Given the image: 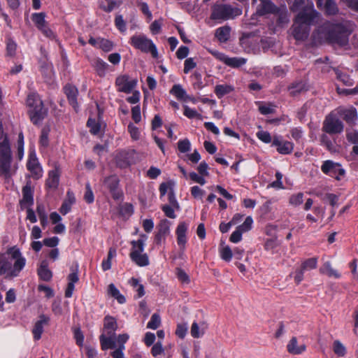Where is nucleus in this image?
Returning a JSON list of instances; mask_svg holds the SVG:
<instances>
[{"label": "nucleus", "instance_id": "1", "mask_svg": "<svg viewBox=\"0 0 358 358\" xmlns=\"http://www.w3.org/2000/svg\"><path fill=\"white\" fill-rule=\"evenodd\" d=\"M352 32V24L348 21L336 24L326 22L313 32V40L315 43L327 42L344 47L348 44Z\"/></svg>", "mask_w": 358, "mask_h": 358}, {"label": "nucleus", "instance_id": "2", "mask_svg": "<svg viewBox=\"0 0 358 358\" xmlns=\"http://www.w3.org/2000/svg\"><path fill=\"white\" fill-rule=\"evenodd\" d=\"M117 329V323L115 318L106 315L103 319V333L99 336V340L103 350H114L111 353L113 358H123L124 344L129 339V336L124 334L116 338L115 331Z\"/></svg>", "mask_w": 358, "mask_h": 358}, {"label": "nucleus", "instance_id": "3", "mask_svg": "<svg viewBox=\"0 0 358 358\" xmlns=\"http://www.w3.org/2000/svg\"><path fill=\"white\" fill-rule=\"evenodd\" d=\"M26 265V259L16 246L10 247L3 253H0V276L17 277Z\"/></svg>", "mask_w": 358, "mask_h": 358}, {"label": "nucleus", "instance_id": "4", "mask_svg": "<svg viewBox=\"0 0 358 358\" xmlns=\"http://www.w3.org/2000/svg\"><path fill=\"white\" fill-rule=\"evenodd\" d=\"M27 106L30 120L34 124H39L47 115L48 110L43 107V101L37 94L28 95Z\"/></svg>", "mask_w": 358, "mask_h": 358}, {"label": "nucleus", "instance_id": "5", "mask_svg": "<svg viewBox=\"0 0 358 358\" xmlns=\"http://www.w3.org/2000/svg\"><path fill=\"white\" fill-rule=\"evenodd\" d=\"M11 150L6 137L0 143V171L6 178L11 176Z\"/></svg>", "mask_w": 358, "mask_h": 358}, {"label": "nucleus", "instance_id": "6", "mask_svg": "<svg viewBox=\"0 0 358 358\" xmlns=\"http://www.w3.org/2000/svg\"><path fill=\"white\" fill-rule=\"evenodd\" d=\"M130 43L136 49L148 53L150 52L154 58L158 57V51L153 42L145 35H134L130 38Z\"/></svg>", "mask_w": 358, "mask_h": 358}, {"label": "nucleus", "instance_id": "7", "mask_svg": "<svg viewBox=\"0 0 358 358\" xmlns=\"http://www.w3.org/2000/svg\"><path fill=\"white\" fill-rule=\"evenodd\" d=\"M320 17V13L314 9L313 3H310L302 8V10L296 15L294 20L310 27L317 24Z\"/></svg>", "mask_w": 358, "mask_h": 358}, {"label": "nucleus", "instance_id": "8", "mask_svg": "<svg viewBox=\"0 0 358 358\" xmlns=\"http://www.w3.org/2000/svg\"><path fill=\"white\" fill-rule=\"evenodd\" d=\"M240 14L239 10L234 9L229 5L215 4L212 8L210 18L215 20H227Z\"/></svg>", "mask_w": 358, "mask_h": 358}, {"label": "nucleus", "instance_id": "9", "mask_svg": "<svg viewBox=\"0 0 358 358\" xmlns=\"http://www.w3.org/2000/svg\"><path fill=\"white\" fill-rule=\"evenodd\" d=\"M344 125L336 115L331 113L324 120L322 130L329 134H338L343 132Z\"/></svg>", "mask_w": 358, "mask_h": 358}, {"label": "nucleus", "instance_id": "10", "mask_svg": "<svg viewBox=\"0 0 358 358\" xmlns=\"http://www.w3.org/2000/svg\"><path fill=\"white\" fill-rule=\"evenodd\" d=\"M321 170L324 174L336 180H341L345 176V171L341 165L331 160L324 161L321 166Z\"/></svg>", "mask_w": 358, "mask_h": 358}, {"label": "nucleus", "instance_id": "11", "mask_svg": "<svg viewBox=\"0 0 358 358\" xmlns=\"http://www.w3.org/2000/svg\"><path fill=\"white\" fill-rule=\"evenodd\" d=\"M137 80L136 79H130L128 75H120L115 80V85L118 92L126 94L131 93L136 87Z\"/></svg>", "mask_w": 358, "mask_h": 358}, {"label": "nucleus", "instance_id": "12", "mask_svg": "<svg viewBox=\"0 0 358 358\" xmlns=\"http://www.w3.org/2000/svg\"><path fill=\"white\" fill-rule=\"evenodd\" d=\"M119 179L115 176H110L104 179V184L115 200H120L123 198V192L119 187Z\"/></svg>", "mask_w": 358, "mask_h": 358}, {"label": "nucleus", "instance_id": "13", "mask_svg": "<svg viewBox=\"0 0 358 358\" xmlns=\"http://www.w3.org/2000/svg\"><path fill=\"white\" fill-rule=\"evenodd\" d=\"M22 198L20 201L22 210L31 207L34 204V191L31 187V182L28 180L22 189Z\"/></svg>", "mask_w": 358, "mask_h": 358}, {"label": "nucleus", "instance_id": "14", "mask_svg": "<svg viewBox=\"0 0 358 358\" xmlns=\"http://www.w3.org/2000/svg\"><path fill=\"white\" fill-rule=\"evenodd\" d=\"M27 169L31 173V177L35 180L41 178L43 176V169L35 155H30L27 164Z\"/></svg>", "mask_w": 358, "mask_h": 358}, {"label": "nucleus", "instance_id": "15", "mask_svg": "<svg viewBox=\"0 0 358 358\" xmlns=\"http://www.w3.org/2000/svg\"><path fill=\"white\" fill-rule=\"evenodd\" d=\"M310 33V27L296 22L294 20L292 25V34L294 38L297 41H305L308 38Z\"/></svg>", "mask_w": 358, "mask_h": 358}, {"label": "nucleus", "instance_id": "16", "mask_svg": "<svg viewBox=\"0 0 358 358\" xmlns=\"http://www.w3.org/2000/svg\"><path fill=\"white\" fill-rule=\"evenodd\" d=\"M272 145L276 147L277 151L282 155H288L294 149V144L287 141H283L278 136H275L272 141Z\"/></svg>", "mask_w": 358, "mask_h": 358}, {"label": "nucleus", "instance_id": "17", "mask_svg": "<svg viewBox=\"0 0 358 358\" xmlns=\"http://www.w3.org/2000/svg\"><path fill=\"white\" fill-rule=\"evenodd\" d=\"M50 322V317L45 315H41L39 320H37L34 325L32 329V334L34 340L37 341L41 338V334L43 332V327L48 324Z\"/></svg>", "mask_w": 358, "mask_h": 358}, {"label": "nucleus", "instance_id": "18", "mask_svg": "<svg viewBox=\"0 0 358 358\" xmlns=\"http://www.w3.org/2000/svg\"><path fill=\"white\" fill-rule=\"evenodd\" d=\"M337 113L350 125H354L358 119L357 110L353 107L350 108H338Z\"/></svg>", "mask_w": 358, "mask_h": 358}, {"label": "nucleus", "instance_id": "19", "mask_svg": "<svg viewBox=\"0 0 358 358\" xmlns=\"http://www.w3.org/2000/svg\"><path fill=\"white\" fill-rule=\"evenodd\" d=\"M260 3L258 6L257 13L259 15H264L266 14H274L278 12V8L271 0H259Z\"/></svg>", "mask_w": 358, "mask_h": 358}, {"label": "nucleus", "instance_id": "20", "mask_svg": "<svg viewBox=\"0 0 358 358\" xmlns=\"http://www.w3.org/2000/svg\"><path fill=\"white\" fill-rule=\"evenodd\" d=\"M64 93L66 95L69 103L72 106L76 111L78 110V103L77 101V96L78 94V89L71 85H66L64 88Z\"/></svg>", "mask_w": 358, "mask_h": 358}, {"label": "nucleus", "instance_id": "21", "mask_svg": "<svg viewBox=\"0 0 358 358\" xmlns=\"http://www.w3.org/2000/svg\"><path fill=\"white\" fill-rule=\"evenodd\" d=\"M188 229V224L185 222H180L176 229L177 243L182 250L185 248L187 243L186 233Z\"/></svg>", "mask_w": 358, "mask_h": 358}, {"label": "nucleus", "instance_id": "22", "mask_svg": "<svg viewBox=\"0 0 358 358\" xmlns=\"http://www.w3.org/2000/svg\"><path fill=\"white\" fill-rule=\"evenodd\" d=\"M39 278L43 281L49 282L52 278V272L48 268V263L43 260L37 270Z\"/></svg>", "mask_w": 358, "mask_h": 358}, {"label": "nucleus", "instance_id": "23", "mask_svg": "<svg viewBox=\"0 0 358 358\" xmlns=\"http://www.w3.org/2000/svg\"><path fill=\"white\" fill-rule=\"evenodd\" d=\"M59 171L55 167V169L51 170L48 173V178L46 180V185L48 188L56 189L59 185Z\"/></svg>", "mask_w": 358, "mask_h": 358}, {"label": "nucleus", "instance_id": "24", "mask_svg": "<svg viewBox=\"0 0 358 358\" xmlns=\"http://www.w3.org/2000/svg\"><path fill=\"white\" fill-rule=\"evenodd\" d=\"M147 238L146 235H141V238L137 241H132L131 245L132 246L130 254H141L144 251L145 241Z\"/></svg>", "mask_w": 358, "mask_h": 358}, {"label": "nucleus", "instance_id": "25", "mask_svg": "<svg viewBox=\"0 0 358 358\" xmlns=\"http://www.w3.org/2000/svg\"><path fill=\"white\" fill-rule=\"evenodd\" d=\"M287 348L289 352L292 355H299L306 350L305 345H298L297 339L295 337L291 338Z\"/></svg>", "mask_w": 358, "mask_h": 358}, {"label": "nucleus", "instance_id": "26", "mask_svg": "<svg viewBox=\"0 0 358 358\" xmlns=\"http://www.w3.org/2000/svg\"><path fill=\"white\" fill-rule=\"evenodd\" d=\"M231 28L229 26L220 27L215 31V37L221 43L227 42L230 37Z\"/></svg>", "mask_w": 358, "mask_h": 358}, {"label": "nucleus", "instance_id": "27", "mask_svg": "<svg viewBox=\"0 0 358 358\" xmlns=\"http://www.w3.org/2000/svg\"><path fill=\"white\" fill-rule=\"evenodd\" d=\"M129 257L132 262H134L138 266H146L149 264L148 256L145 253L141 254H129Z\"/></svg>", "mask_w": 358, "mask_h": 358}, {"label": "nucleus", "instance_id": "28", "mask_svg": "<svg viewBox=\"0 0 358 358\" xmlns=\"http://www.w3.org/2000/svg\"><path fill=\"white\" fill-rule=\"evenodd\" d=\"M274 15L278 16L277 24L280 26H283L289 21L287 10L285 6L279 7L278 12H275Z\"/></svg>", "mask_w": 358, "mask_h": 358}, {"label": "nucleus", "instance_id": "29", "mask_svg": "<svg viewBox=\"0 0 358 358\" xmlns=\"http://www.w3.org/2000/svg\"><path fill=\"white\" fill-rule=\"evenodd\" d=\"M289 94L292 96H297L303 92L307 90L306 84L302 81H296L291 84L288 87Z\"/></svg>", "mask_w": 358, "mask_h": 358}, {"label": "nucleus", "instance_id": "30", "mask_svg": "<svg viewBox=\"0 0 358 358\" xmlns=\"http://www.w3.org/2000/svg\"><path fill=\"white\" fill-rule=\"evenodd\" d=\"M320 271L322 274H325L329 277H334L335 278H339L341 275L338 272L332 268L330 262H325L323 266L320 268Z\"/></svg>", "mask_w": 358, "mask_h": 358}, {"label": "nucleus", "instance_id": "31", "mask_svg": "<svg viewBox=\"0 0 358 358\" xmlns=\"http://www.w3.org/2000/svg\"><path fill=\"white\" fill-rule=\"evenodd\" d=\"M93 66L97 74L100 77H103L105 76L108 66L106 62H105L103 60L101 59H96L94 60Z\"/></svg>", "mask_w": 358, "mask_h": 358}, {"label": "nucleus", "instance_id": "32", "mask_svg": "<svg viewBox=\"0 0 358 358\" xmlns=\"http://www.w3.org/2000/svg\"><path fill=\"white\" fill-rule=\"evenodd\" d=\"M170 94H173L178 100L181 101H185V96L187 94L186 91L180 84L174 85L170 90Z\"/></svg>", "mask_w": 358, "mask_h": 358}, {"label": "nucleus", "instance_id": "33", "mask_svg": "<svg viewBox=\"0 0 358 358\" xmlns=\"http://www.w3.org/2000/svg\"><path fill=\"white\" fill-rule=\"evenodd\" d=\"M234 90V87L229 85H217L215 87V93L216 96L220 99L224 95L231 93Z\"/></svg>", "mask_w": 358, "mask_h": 358}, {"label": "nucleus", "instance_id": "34", "mask_svg": "<svg viewBox=\"0 0 358 358\" xmlns=\"http://www.w3.org/2000/svg\"><path fill=\"white\" fill-rule=\"evenodd\" d=\"M247 62V59L243 57H227L225 60V64L232 67L238 68L244 65Z\"/></svg>", "mask_w": 358, "mask_h": 358}, {"label": "nucleus", "instance_id": "35", "mask_svg": "<svg viewBox=\"0 0 358 358\" xmlns=\"http://www.w3.org/2000/svg\"><path fill=\"white\" fill-rule=\"evenodd\" d=\"M108 293L113 297L116 299L120 303H124L126 301L125 297L120 294V291L117 289V287L113 284H110L108 285Z\"/></svg>", "mask_w": 358, "mask_h": 358}, {"label": "nucleus", "instance_id": "36", "mask_svg": "<svg viewBox=\"0 0 358 358\" xmlns=\"http://www.w3.org/2000/svg\"><path fill=\"white\" fill-rule=\"evenodd\" d=\"M324 8L326 14L328 15H334L338 12L336 3L334 0H326Z\"/></svg>", "mask_w": 358, "mask_h": 358}, {"label": "nucleus", "instance_id": "37", "mask_svg": "<svg viewBox=\"0 0 358 358\" xmlns=\"http://www.w3.org/2000/svg\"><path fill=\"white\" fill-rule=\"evenodd\" d=\"M45 17V15L44 13H34L32 15V20L38 29L47 25Z\"/></svg>", "mask_w": 358, "mask_h": 358}, {"label": "nucleus", "instance_id": "38", "mask_svg": "<svg viewBox=\"0 0 358 358\" xmlns=\"http://www.w3.org/2000/svg\"><path fill=\"white\" fill-rule=\"evenodd\" d=\"M317 265V259L312 257L306 259L301 263V268L306 272L316 268Z\"/></svg>", "mask_w": 358, "mask_h": 358}, {"label": "nucleus", "instance_id": "39", "mask_svg": "<svg viewBox=\"0 0 358 358\" xmlns=\"http://www.w3.org/2000/svg\"><path fill=\"white\" fill-rule=\"evenodd\" d=\"M50 131V128L49 126H45L42 130L40 136L39 143L43 147H47L49 144L48 136Z\"/></svg>", "mask_w": 358, "mask_h": 358}, {"label": "nucleus", "instance_id": "40", "mask_svg": "<svg viewBox=\"0 0 358 358\" xmlns=\"http://www.w3.org/2000/svg\"><path fill=\"white\" fill-rule=\"evenodd\" d=\"M183 114L185 116L189 119L196 118L198 120H202L203 116L199 113L195 109L189 108L188 106H184V112Z\"/></svg>", "mask_w": 358, "mask_h": 358}, {"label": "nucleus", "instance_id": "41", "mask_svg": "<svg viewBox=\"0 0 358 358\" xmlns=\"http://www.w3.org/2000/svg\"><path fill=\"white\" fill-rule=\"evenodd\" d=\"M333 350L334 353L338 357H343L345 355V347L338 340L335 341L333 343Z\"/></svg>", "mask_w": 358, "mask_h": 358}, {"label": "nucleus", "instance_id": "42", "mask_svg": "<svg viewBox=\"0 0 358 358\" xmlns=\"http://www.w3.org/2000/svg\"><path fill=\"white\" fill-rule=\"evenodd\" d=\"M170 231V222L166 219L160 221L158 225V232L164 236H166Z\"/></svg>", "mask_w": 358, "mask_h": 358}, {"label": "nucleus", "instance_id": "43", "mask_svg": "<svg viewBox=\"0 0 358 358\" xmlns=\"http://www.w3.org/2000/svg\"><path fill=\"white\" fill-rule=\"evenodd\" d=\"M161 324V319L160 316L157 314L154 313L150 318V320L148 322L147 324V328L152 329H157Z\"/></svg>", "mask_w": 358, "mask_h": 358}, {"label": "nucleus", "instance_id": "44", "mask_svg": "<svg viewBox=\"0 0 358 358\" xmlns=\"http://www.w3.org/2000/svg\"><path fill=\"white\" fill-rule=\"evenodd\" d=\"M252 223L253 220L252 217L248 216L245 218L244 222L242 224L237 227V229L243 234L252 229Z\"/></svg>", "mask_w": 358, "mask_h": 358}, {"label": "nucleus", "instance_id": "45", "mask_svg": "<svg viewBox=\"0 0 358 358\" xmlns=\"http://www.w3.org/2000/svg\"><path fill=\"white\" fill-rule=\"evenodd\" d=\"M87 127L90 128V131L92 134H97L100 131L101 126L94 119L90 118L87 122Z\"/></svg>", "mask_w": 358, "mask_h": 358}, {"label": "nucleus", "instance_id": "46", "mask_svg": "<svg viewBox=\"0 0 358 358\" xmlns=\"http://www.w3.org/2000/svg\"><path fill=\"white\" fill-rule=\"evenodd\" d=\"M190 333L193 338H198L203 335L204 329H200L198 324L194 322L192 324Z\"/></svg>", "mask_w": 358, "mask_h": 358}, {"label": "nucleus", "instance_id": "47", "mask_svg": "<svg viewBox=\"0 0 358 358\" xmlns=\"http://www.w3.org/2000/svg\"><path fill=\"white\" fill-rule=\"evenodd\" d=\"M347 140L353 144H358V131L354 129L346 130Z\"/></svg>", "mask_w": 358, "mask_h": 358}, {"label": "nucleus", "instance_id": "48", "mask_svg": "<svg viewBox=\"0 0 358 358\" xmlns=\"http://www.w3.org/2000/svg\"><path fill=\"white\" fill-rule=\"evenodd\" d=\"M134 212L132 204L126 203L120 206V213L123 216H130Z\"/></svg>", "mask_w": 358, "mask_h": 358}, {"label": "nucleus", "instance_id": "49", "mask_svg": "<svg viewBox=\"0 0 358 358\" xmlns=\"http://www.w3.org/2000/svg\"><path fill=\"white\" fill-rule=\"evenodd\" d=\"M303 194L299 192L296 194H293L289 198V203L292 206H297L303 203Z\"/></svg>", "mask_w": 358, "mask_h": 358}, {"label": "nucleus", "instance_id": "50", "mask_svg": "<svg viewBox=\"0 0 358 358\" xmlns=\"http://www.w3.org/2000/svg\"><path fill=\"white\" fill-rule=\"evenodd\" d=\"M99 48L102 49L105 52L110 51L113 48V43L109 40L99 38Z\"/></svg>", "mask_w": 358, "mask_h": 358}, {"label": "nucleus", "instance_id": "51", "mask_svg": "<svg viewBox=\"0 0 358 358\" xmlns=\"http://www.w3.org/2000/svg\"><path fill=\"white\" fill-rule=\"evenodd\" d=\"M232 251L229 246H225L224 248L220 250V257L223 260L226 262H230L232 258Z\"/></svg>", "mask_w": 358, "mask_h": 358}, {"label": "nucleus", "instance_id": "52", "mask_svg": "<svg viewBox=\"0 0 358 358\" xmlns=\"http://www.w3.org/2000/svg\"><path fill=\"white\" fill-rule=\"evenodd\" d=\"M115 24L120 32H125L126 23L122 15H117L115 19Z\"/></svg>", "mask_w": 358, "mask_h": 358}, {"label": "nucleus", "instance_id": "53", "mask_svg": "<svg viewBox=\"0 0 358 358\" xmlns=\"http://www.w3.org/2000/svg\"><path fill=\"white\" fill-rule=\"evenodd\" d=\"M84 199L88 203H93L94 200V194L89 182L85 185V193L84 195Z\"/></svg>", "mask_w": 358, "mask_h": 358}, {"label": "nucleus", "instance_id": "54", "mask_svg": "<svg viewBox=\"0 0 358 358\" xmlns=\"http://www.w3.org/2000/svg\"><path fill=\"white\" fill-rule=\"evenodd\" d=\"M16 48H17V45L14 42V41H13L10 38H8L7 42H6L7 55L10 56V57L14 56L15 54Z\"/></svg>", "mask_w": 358, "mask_h": 358}, {"label": "nucleus", "instance_id": "55", "mask_svg": "<svg viewBox=\"0 0 358 358\" xmlns=\"http://www.w3.org/2000/svg\"><path fill=\"white\" fill-rule=\"evenodd\" d=\"M190 142L187 138L184 140H180L178 143V148L179 151L182 153L188 152L190 149Z\"/></svg>", "mask_w": 358, "mask_h": 358}, {"label": "nucleus", "instance_id": "56", "mask_svg": "<svg viewBox=\"0 0 358 358\" xmlns=\"http://www.w3.org/2000/svg\"><path fill=\"white\" fill-rule=\"evenodd\" d=\"M24 155V136L22 133H20L18 135L17 140V155L20 159H21Z\"/></svg>", "mask_w": 358, "mask_h": 358}, {"label": "nucleus", "instance_id": "57", "mask_svg": "<svg viewBox=\"0 0 358 358\" xmlns=\"http://www.w3.org/2000/svg\"><path fill=\"white\" fill-rule=\"evenodd\" d=\"M108 3L106 6H104L103 9L106 12H110L115 8L118 7L121 3L122 0H106Z\"/></svg>", "mask_w": 358, "mask_h": 358}, {"label": "nucleus", "instance_id": "58", "mask_svg": "<svg viewBox=\"0 0 358 358\" xmlns=\"http://www.w3.org/2000/svg\"><path fill=\"white\" fill-rule=\"evenodd\" d=\"M259 110L262 115H269L274 113L275 108L273 105L268 103L259 106Z\"/></svg>", "mask_w": 358, "mask_h": 358}, {"label": "nucleus", "instance_id": "59", "mask_svg": "<svg viewBox=\"0 0 358 358\" xmlns=\"http://www.w3.org/2000/svg\"><path fill=\"white\" fill-rule=\"evenodd\" d=\"M196 66V62L193 58H187L185 61L183 71L185 73H188L191 70L194 69Z\"/></svg>", "mask_w": 358, "mask_h": 358}, {"label": "nucleus", "instance_id": "60", "mask_svg": "<svg viewBox=\"0 0 358 358\" xmlns=\"http://www.w3.org/2000/svg\"><path fill=\"white\" fill-rule=\"evenodd\" d=\"M187 331V324H178L177 325V328L176 330V334L180 338H183Z\"/></svg>", "mask_w": 358, "mask_h": 358}, {"label": "nucleus", "instance_id": "61", "mask_svg": "<svg viewBox=\"0 0 358 358\" xmlns=\"http://www.w3.org/2000/svg\"><path fill=\"white\" fill-rule=\"evenodd\" d=\"M174 206H171L169 205H164L162 206V210L164 213L166 217L174 219L176 217V215L174 212Z\"/></svg>", "mask_w": 358, "mask_h": 358}, {"label": "nucleus", "instance_id": "62", "mask_svg": "<svg viewBox=\"0 0 358 358\" xmlns=\"http://www.w3.org/2000/svg\"><path fill=\"white\" fill-rule=\"evenodd\" d=\"M131 117L135 123H138L141 121V115L139 106H134L131 108Z\"/></svg>", "mask_w": 358, "mask_h": 358}, {"label": "nucleus", "instance_id": "63", "mask_svg": "<svg viewBox=\"0 0 358 358\" xmlns=\"http://www.w3.org/2000/svg\"><path fill=\"white\" fill-rule=\"evenodd\" d=\"M257 136L259 140H261L262 141H263L264 143H268L271 142V141H272L271 134L268 131H259L257 134Z\"/></svg>", "mask_w": 358, "mask_h": 358}, {"label": "nucleus", "instance_id": "64", "mask_svg": "<svg viewBox=\"0 0 358 358\" xmlns=\"http://www.w3.org/2000/svg\"><path fill=\"white\" fill-rule=\"evenodd\" d=\"M59 239L57 236H53L51 238H45L43 240V244L45 246L55 248L59 243Z\"/></svg>", "mask_w": 358, "mask_h": 358}]
</instances>
